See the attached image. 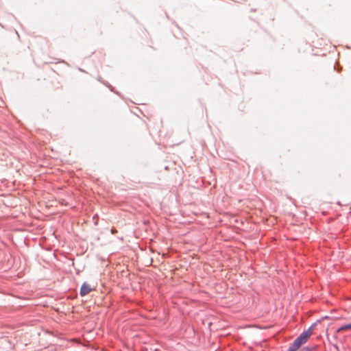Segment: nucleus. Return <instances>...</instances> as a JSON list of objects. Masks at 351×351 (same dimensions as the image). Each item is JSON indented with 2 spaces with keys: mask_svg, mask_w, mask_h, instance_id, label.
<instances>
[{
  "mask_svg": "<svg viewBox=\"0 0 351 351\" xmlns=\"http://www.w3.org/2000/svg\"><path fill=\"white\" fill-rule=\"evenodd\" d=\"M328 318V316H325L323 317V319H327Z\"/></svg>",
  "mask_w": 351,
  "mask_h": 351,
  "instance_id": "obj_7",
  "label": "nucleus"
},
{
  "mask_svg": "<svg viewBox=\"0 0 351 351\" xmlns=\"http://www.w3.org/2000/svg\"><path fill=\"white\" fill-rule=\"evenodd\" d=\"M350 329H351V323L341 326L337 330V332H339L342 330H350Z\"/></svg>",
  "mask_w": 351,
  "mask_h": 351,
  "instance_id": "obj_5",
  "label": "nucleus"
},
{
  "mask_svg": "<svg viewBox=\"0 0 351 351\" xmlns=\"http://www.w3.org/2000/svg\"><path fill=\"white\" fill-rule=\"evenodd\" d=\"M92 289L90 288V285L84 282L82 285L81 286L80 293L81 296H84L89 293L91 291Z\"/></svg>",
  "mask_w": 351,
  "mask_h": 351,
  "instance_id": "obj_2",
  "label": "nucleus"
},
{
  "mask_svg": "<svg viewBox=\"0 0 351 351\" xmlns=\"http://www.w3.org/2000/svg\"><path fill=\"white\" fill-rule=\"evenodd\" d=\"M319 322V320H317V322H315L313 324H311V326L306 330L304 331V332H307V335L309 337L312 335V333H313L312 331L315 328L317 323Z\"/></svg>",
  "mask_w": 351,
  "mask_h": 351,
  "instance_id": "obj_4",
  "label": "nucleus"
},
{
  "mask_svg": "<svg viewBox=\"0 0 351 351\" xmlns=\"http://www.w3.org/2000/svg\"><path fill=\"white\" fill-rule=\"evenodd\" d=\"M301 345H299L295 340L289 347L287 351H297Z\"/></svg>",
  "mask_w": 351,
  "mask_h": 351,
  "instance_id": "obj_3",
  "label": "nucleus"
},
{
  "mask_svg": "<svg viewBox=\"0 0 351 351\" xmlns=\"http://www.w3.org/2000/svg\"><path fill=\"white\" fill-rule=\"evenodd\" d=\"M315 348H316L315 346H307L304 348V350H305L306 351H314L315 350Z\"/></svg>",
  "mask_w": 351,
  "mask_h": 351,
  "instance_id": "obj_6",
  "label": "nucleus"
},
{
  "mask_svg": "<svg viewBox=\"0 0 351 351\" xmlns=\"http://www.w3.org/2000/svg\"><path fill=\"white\" fill-rule=\"evenodd\" d=\"M309 337L307 335V332H304V331L295 339L299 345H302L305 343L308 339Z\"/></svg>",
  "mask_w": 351,
  "mask_h": 351,
  "instance_id": "obj_1",
  "label": "nucleus"
}]
</instances>
